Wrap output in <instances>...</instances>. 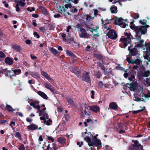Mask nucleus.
Listing matches in <instances>:
<instances>
[{
  "instance_id": "obj_38",
  "label": "nucleus",
  "mask_w": 150,
  "mask_h": 150,
  "mask_svg": "<svg viewBox=\"0 0 150 150\" xmlns=\"http://www.w3.org/2000/svg\"><path fill=\"white\" fill-rule=\"evenodd\" d=\"M5 57V54L2 51H0V58H4Z\"/></svg>"
},
{
  "instance_id": "obj_4",
  "label": "nucleus",
  "mask_w": 150,
  "mask_h": 150,
  "mask_svg": "<svg viewBox=\"0 0 150 150\" xmlns=\"http://www.w3.org/2000/svg\"><path fill=\"white\" fill-rule=\"evenodd\" d=\"M42 116L40 117V119L41 120H43L44 123L47 125H50L52 124V120L48 118V115L46 112H45V113Z\"/></svg>"
},
{
  "instance_id": "obj_21",
  "label": "nucleus",
  "mask_w": 150,
  "mask_h": 150,
  "mask_svg": "<svg viewBox=\"0 0 150 150\" xmlns=\"http://www.w3.org/2000/svg\"><path fill=\"white\" fill-rule=\"evenodd\" d=\"M29 74L32 77L35 79H38L40 78L39 74L37 72H31Z\"/></svg>"
},
{
  "instance_id": "obj_11",
  "label": "nucleus",
  "mask_w": 150,
  "mask_h": 150,
  "mask_svg": "<svg viewBox=\"0 0 150 150\" xmlns=\"http://www.w3.org/2000/svg\"><path fill=\"white\" fill-rule=\"evenodd\" d=\"M44 86L46 88L50 90L53 93H54V88L50 85V83L45 82Z\"/></svg>"
},
{
  "instance_id": "obj_36",
  "label": "nucleus",
  "mask_w": 150,
  "mask_h": 150,
  "mask_svg": "<svg viewBox=\"0 0 150 150\" xmlns=\"http://www.w3.org/2000/svg\"><path fill=\"white\" fill-rule=\"evenodd\" d=\"M150 74V71H145L143 74V76L144 77H147Z\"/></svg>"
},
{
  "instance_id": "obj_44",
  "label": "nucleus",
  "mask_w": 150,
  "mask_h": 150,
  "mask_svg": "<svg viewBox=\"0 0 150 150\" xmlns=\"http://www.w3.org/2000/svg\"><path fill=\"white\" fill-rule=\"evenodd\" d=\"M135 77L134 76V75H132L131 77H129L128 78V79L130 81H132L133 79Z\"/></svg>"
},
{
  "instance_id": "obj_53",
  "label": "nucleus",
  "mask_w": 150,
  "mask_h": 150,
  "mask_svg": "<svg viewBox=\"0 0 150 150\" xmlns=\"http://www.w3.org/2000/svg\"><path fill=\"white\" fill-rule=\"evenodd\" d=\"M55 18H59L60 16V15L59 14H55L54 16Z\"/></svg>"
},
{
  "instance_id": "obj_20",
  "label": "nucleus",
  "mask_w": 150,
  "mask_h": 150,
  "mask_svg": "<svg viewBox=\"0 0 150 150\" xmlns=\"http://www.w3.org/2000/svg\"><path fill=\"white\" fill-rule=\"evenodd\" d=\"M84 140L86 141L88 143V145L89 146H93V143L91 141V139L88 137H85L84 139Z\"/></svg>"
},
{
  "instance_id": "obj_52",
  "label": "nucleus",
  "mask_w": 150,
  "mask_h": 150,
  "mask_svg": "<svg viewBox=\"0 0 150 150\" xmlns=\"http://www.w3.org/2000/svg\"><path fill=\"white\" fill-rule=\"evenodd\" d=\"M26 120L28 122H31L33 120L32 119L30 118H26Z\"/></svg>"
},
{
  "instance_id": "obj_16",
  "label": "nucleus",
  "mask_w": 150,
  "mask_h": 150,
  "mask_svg": "<svg viewBox=\"0 0 150 150\" xmlns=\"http://www.w3.org/2000/svg\"><path fill=\"white\" fill-rule=\"evenodd\" d=\"M92 143L93 145L94 144H96L98 146H101V142L100 140L98 139H92Z\"/></svg>"
},
{
  "instance_id": "obj_63",
  "label": "nucleus",
  "mask_w": 150,
  "mask_h": 150,
  "mask_svg": "<svg viewBox=\"0 0 150 150\" xmlns=\"http://www.w3.org/2000/svg\"><path fill=\"white\" fill-rule=\"evenodd\" d=\"M87 113L86 111L85 110L83 111V112H82L81 113V114L83 115H85Z\"/></svg>"
},
{
  "instance_id": "obj_8",
  "label": "nucleus",
  "mask_w": 150,
  "mask_h": 150,
  "mask_svg": "<svg viewBox=\"0 0 150 150\" xmlns=\"http://www.w3.org/2000/svg\"><path fill=\"white\" fill-rule=\"evenodd\" d=\"M107 35L109 38L113 40H115L117 38L116 33L113 30H110Z\"/></svg>"
},
{
  "instance_id": "obj_10",
  "label": "nucleus",
  "mask_w": 150,
  "mask_h": 150,
  "mask_svg": "<svg viewBox=\"0 0 150 150\" xmlns=\"http://www.w3.org/2000/svg\"><path fill=\"white\" fill-rule=\"evenodd\" d=\"M89 110H92L96 113L100 112V108L97 105H93L89 106Z\"/></svg>"
},
{
  "instance_id": "obj_37",
  "label": "nucleus",
  "mask_w": 150,
  "mask_h": 150,
  "mask_svg": "<svg viewBox=\"0 0 150 150\" xmlns=\"http://www.w3.org/2000/svg\"><path fill=\"white\" fill-rule=\"evenodd\" d=\"M19 150H25V147L24 145L23 144H21L19 147L18 148Z\"/></svg>"
},
{
  "instance_id": "obj_18",
  "label": "nucleus",
  "mask_w": 150,
  "mask_h": 150,
  "mask_svg": "<svg viewBox=\"0 0 150 150\" xmlns=\"http://www.w3.org/2000/svg\"><path fill=\"white\" fill-rule=\"evenodd\" d=\"M57 141L61 144L64 145L66 143V139L64 137H59L57 140Z\"/></svg>"
},
{
  "instance_id": "obj_12",
  "label": "nucleus",
  "mask_w": 150,
  "mask_h": 150,
  "mask_svg": "<svg viewBox=\"0 0 150 150\" xmlns=\"http://www.w3.org/2000/svg\"><path fill=\"white\" fill-rule=\"evenodd\" d=\"M109 107L115 110H117L118 105L116 102H112L109 105Z\"/></svg>"
},
{
  "instance_id": "obj_59",
  "label": "nucleus",
  "mask_w": 150,
  "mask_h": 150,
  "mask_svg": "<svg viewBox=\"0 0 150 150\" xmlns=\"http://www.w3.org/2000/svg\"><path fill=\"white\" fill-rule=\"evenodd\" d=\"M36 21L35 20H33V24L34 25L35 27L37 26V24L36 22Z\"/></svg>"
},
{
  "instance_id": "obj_49",
  "label": "nucleus",
  "mask_w": 150,
  "mask_h": 150,
  "mask_svg": "<svg viewBox=\"0 0 150 150\" xmlns=\"http://www.w3.org/2000/svg\"><path fill=\"white\" fill-rule=\"evenodd\" d=\"M142 111V110H137L136 111H133V113L134 114H136V113H139Z\"/></svg>"
},
{
  "instance_id": "obj_33",
  "label": "nucleus",
  "mask_w": 150,
  "mask_h": 150,
  "mask_svg": "<svg viewBox=\"0 0 150 150\" xmlns=\"http://www.w3.org/2000/svg\"><path fill=\"white\" fill-rule=\"evenodd\" d=\"M131 16L134 19H137L139 17V14L138 13H133L131 14Z\"/></svg>"
},
{
  "instance_id": "obj_14",
  "label": "nucleus",
  "mask_w": 150,
  "mask_h": 150,
  "mask_svg": "<svg viewBox=\"0 0 150 150\" xmlns=\"http://www.w3.org/2000/svg\"><path fill=\"white\" fill-rule=\"evenodd\" d=\"M41 74L47 80H50L53 81H54V80L51 78L50 76L48 74L47 72L44 71H42L41 73Z\"/></svg>"
},
{
  "instance_id": "obj_54",
  "label": "nucleus",
  "mask_w": 150,
  "mask_h": 150,
  "mask_svg": "<svg viewBox=\"0 0 150 150\" xmlns=\"http://www.w3.org/2000/svg\"><path fill=\"white\" fill-rule=\"evenodd\" d=\"M52 145L53 146L52 147V149H53V150H56L57 148H56V144L54 143H53L52 144Z\"/></svg>"
},
{
  "instance_id": "obj_3",
  "label": "nucleus",
  "mask_w": 150,
  "mask_h": 150,
  "mask_svg": "<svg viewBox=\"0 0 150 150\" xmlns=\"http://www.w3.org/2000/svg\"><path fill=\"white\" fill-rule=\"evenodd\" d=\"M125 35L127 37V38L122 37L120 39V40L123 42L124 46L126 47L127 46L128 44L130 43L131 36L130 34L127 33H125Z\"/></svg>"
},
{
  "instance_id": "obj_17",
  "label": "nucleus",
  "mask_w": 150,
  "mask_h": 150,
  "mask_svg": "<svg viewBox=\"0 0 150 150\" xmlns=\"http://www.w3.org/2000/svg\"><path fill=\"white\" fill-rule=\"evenodd\" d=\"M5 62L6 64L10 65H12L13 63L12 59L9 57H7L5 58Z\"/></svg>"
},
{
  "instance_id": "obj_7",
  "label": "nucleus",
  "mask_w": 150,
  "mask_h": 150,
  "mask_svg": "<svg viewBox=\"0 0 150 150\" xmlns=\"http://www.w3.org/2000/svg\"><path fill=\"white\" fill-rule=\"evenodd\" d=\"M81 33L79 34V37L81 38H89V35L87 33L86 30L83 28L80 29Z\"/></svg>"
},
{
  "instance_id": "obj_26",
  "label": "nucleus",
  "mask_w": 150,
  "mask_h": 150,
  "mask_svg": "<svg viewBox=\"0 0 150 150\" xmlns=\"http://www.w3.org/2000/svg\"><path fill=\"white\" fill-rule=\"evenodd\" d=\"M66 54L73 57L74 58L76 57L75 55L73 54L71 51L68 50L66 51Z\"/></svg>"
},
{
  "instance_id": "obj_40",
  "label": "nucleus",
  "mask_w": 150,
  "mask_h": 150,
  "mask_svg": "<svg viewBox=\"0 0 150 150\" xmlns=\"http://www.w3.org/2000/svg\"><path fill=\"white\" fill-rule=\"evenodd\" d=\"M25 4V3L24 2H22L21 0L20 1V2L19 4V5L20 6H21L22 7H24Z\"/></svg>"
},
{
  "instance_id": "obj_1",
  "label": "nucleus",
  "mask_w": 150,
  "mask_h": 150,
  "mask_svg": "<svg viewBox=\"0 0 150 150\" xmlns=\"http://www.w3.org/2000/svg\"><path fill=\"white\" fill-rule=\"evenodd\" d=\"M130 27L132 29H133L135 31L136 34L135 37L137 38L136 40L139 44H137L136 46L139 47L141 46L142 44L144 42V40H141V35H139L141 33V34H144L147 31V30L143 26H139L138 27H134L132 25H130Z\"/></svg>"
},
{
  "instance_id": "obj_51",
  "label": "nucleus",
  "mask_w": 150,
  "mask_h": 150,
  "mask_svg": "<svg viewBox=\"0 0 150 150\" xmlns=\"http://www.w3.org/2000/svg\"><path fill=\"white\" fill-rule=\"evenodd\" d=\"M145 46L147 48H148L150 50V43H146L145 44Z\"/></svg>"
},
{
  "instance_id": "obj_22",
  "label": "nucleus",
  "mask_w": 150,
  "mask_h": 150,
  "mask_svg": "<svg viewBox=\"0 0 150 150\" xmlns=\"http://www.w3.org/2000/svg\"><path fill=\"white\" fill-rule=\"evenodd\" d=\"M88 27L89 29V30L92 32L93 31L96 30L97 29H98L96 27H95L92 24H91V25H88Z\"/></svg>"
},
{
  "instance_id": "obj_9",
  "label": "nucleus",
  "mask_w": 150,
  "mask_h": 150,
  "mask_svg": "<svg viewBox=\"0 0 150 150\" xmlns=\"http://www.w3.org/2000/svg\"><path fill=\"white\" fill-rule=\"evenodd\" d=\"M127 60L129 63L132 64H135L137 65H140L142 63L141 61L139 59L134 60L129 58H127Z\"/></svg>"
},
{
  "instance_id": "obj_30",
  "label": "nucleus",
  "mask_w": 150,
  "mask_h": 150,
  "mask_svg": "<svg viewBox=\"0 0 150 150\" xmlns=\"http://www.w3.org/2000/svg\"><path fill=\"white\" fill-rule=\"evenodd\" d=\"M93 19V17H92L91 14L87 15L86 16V19L88 21H92Z\"/></svg>"
},
{
  "instance_id": "obj_31",
  "label": "nucleus",
  "mask_w": 150,
  "mask_h": 150,
  "mask_svg": "<svg viewBox=\"0 0 150 150\" xmlns=\"http://www.w3.org/2000/svg\"><path fill=\"white\" fill-rule=\"evenodd\" d=\"M6 109L7 110L10 112H13L15 110H14L13 109L11 106L8 104H6Z\"/></svg>"
},
{
  "instance_id": "obj_5",
  "label": "nucleus",
  "mask_w": 150,
  "mask_h": 150,
  "mask_svg": "<svg viewBox=\"0 0 150 150\" xmlns=\"http://www.w3.org/2000/svg\"><path fill=\"white\" fill-rule=\"evenodd\" d=\"M125 21L121 18H117L115 20V24L119 25L122 28H125L128 26L127 24L125 23Z\"/></svg>"
},
{
  "instance_id": "obj_29",
  "label": "nucleus",
  "mask_w": 150,
  "mask_h": 150,
  "mask_svg": "<svg viewBox=\"0 0 150 150\" xmlns=\"http://www.w3.org/2000/svg\"><path fill=\"white\" fill-rule=\"evenodd\" d=\"M40 8L41 10L43 13L44 14L47 15L48 14V12L47 9L45 7L42 6H40Z\"/></svg>"
},
{
  "instance_id": "obj_25",
  "label": "nucleus",
  "mask_w": 150,
  "mask_h": 150,
  "mask_svg": "<svg viewBox=\"0 0 150 150\" xmlns=\"http://www.w3.org/2000/svg\"><path fill=\"white\" fill-rule=\"evenodd\" d=\"M12 47L13 49L16 51H20L21 50V48L20 46L16 45H13Z\"/></svg>"
},
{
  "instance_id": "obj_64",
  "label": "nucleus",
  "mask_w": 150,
  "mask_h": 150,
  "mask_svg": "<svg viewBox=\"0 0 150 150\" xmlns=\"http://www.w3.org/2000/svg\"><path fill=\"white\" fill-rule=\"evenodd\" d=\"M144 96L145 97L148 98L150 97V94L149 93L148 94H144Z\"/></svg>"
},
{
  "instance_id": "obj_61",
  "label": "nucleus",
  "mask_w": 150,
  "mask_h": 150,
  "mask_svg": "<svg viewBox=\"0 0 150 150\" xmlns=\"http://www.w3.org/2000/svg\"><path fill=\"white\" fill-rule=\"evenodd\" d=\"M39 140L40 141L42 142L43 140L42 137L41 135H40L39 138Z\"/></svg>"
},
{
  "instance_id": "obj_46",
  "label": "nucleus",
  "mask_w": 150,
  "mask_h": 150,
  "mask_svg": "<svg viewBox=\"0 0 150 150\" xmlns=\"http://www.w3.org/2000/svg\"><path fill=\"white\" fill-rule=\"evenodd\" d=\"M16 10L17 11H20V8L19 7V4H17L16 6Z\"/></svg>"
},
{
  "instance_id": "obj_34",
  "label": "nucleus",
  "mask_w": 150,
  "mask_h": 150,
  "mask_svg": "<svg viewBox=\"0 0 150 150\" xmlns=\"http://www.w3.org/2000/svg\"><path fill=\"white\" fill-rule=\"evenodd\" d=\"M14 73L16 74H19L21 73V70L20 69L12 70Z\"/></svg>"
},
{
  "instance_id": "obj_56",
  "label": "nucleus",
  "mask_w": 150,
  "mask_h": 150,
  "mask_svg": "<svg viewBox=\"0 0 150 150\" xmlns=\"http://www.w3.org/2000/svg\"><path fill=\"white\" fill-rule=\"evenodd\" d=\"M30 57L31 58L33 59H36L37 58V57L34 56L33 54H31Z\"/></svg>"
},
{
  "instance_id": "obj_45",
  "label": "nucleus",
  "mask_w": 150,
  "mask_h": 150,
  "mask_svg": "<svg viewBox=\"0 0 150 150\" xmlns=\"http://www.w3.org/2000/svg\"><path fill=\"white\" fill-rule=\"evenodd\" d=\"M10 125L13 129V126L15 125V122H11Z\"/></svg>"
},
{
  "instance_id": "obj_43",
  "label": "nucleus",
  "mask_w": 150,
  "mask_h": 150,
  "mask_svg": "<svg viewBox=\"0 0 150 150\" xmlns=\"http://www.w3.org/2000/svg\"><path fill=\"white\" fill-rule=\"evenodd\" d=\"M33 35L35 36L36 37L38 38H39L40 37L39 35L36 32H34Z\"/></svg>"
},
{
  "instance_id": "obj_48",
  "label": "nucleus",
  "mask_w": 150,
  "mask_h": 150,
  "mask_svg": "<svg viewBox=\"0 0 150 150\" xmlns=\"http://www.w3.org/2000/svg\"><path fill=\"white\" fill-rule=\"evenodd\" d=\"M127 70H126L125 71V73L124 74V76L125 78H127L128 76V74L127 73Z\"/></svg>"
},
{
  "instance_id": "obj_27",
  "label": "nucleus",
  "mask_w": 150,
  "mask_h": 150,
  "mask_svg": "<svg viewBox=\"0 0 150 150\" xmlns=\"http://www.w3.org/2000/svg\"><path fill=\"white\" fill-rule=\"evenodd\" d=\"M131 54L132 56H135L137 54V50L135 48L132 49L130 51Z\"/></svg>"
},
{
  "instance_id": "obj_24",
  "label": "nucleus",
  "mask_w": 150,
  "mask_h": 150,
  "mask_svg": "<svg viewBox=\"0 0 150 150\" xmlns=\"http://www.w3.org/2000/svg\"><path fill=\"white\" fill-rule=\"evenodd\" d=\"M110 10L112 13H116L117 12V8L116 6L111 7L110 8Z\"/></svg>"
},
{
  "instance_id": "obj_47",
  "label": "nucleus",
  "mask_w": 150,
  "mask_h": 150,
  "mask_svg": "<svg viewBox=\"0 0 150 150\" xmlns=\"http://www.w3.org/2000/svg\"><path fill=\"white\" fill-rule=\"evenodd\" d=\"M39 30H40L42 32H44L45 31V29L44 28V27H40L39 28Z\"/></svg>"
},
{
  "instance_id": "obj_6",
  "label": "nucleus",
  "mask_w": 150,
  "mask_h": 150,
  "mask_svg": "<svg viewBox=\"0 0 150 150\" xmlns=\"http://www.w3.org/2000/svg\"><path fill=\"white\" fill-rule=\"evenodd\" d=\"M132 142H134V144L130 146L128 150H138L139 147L141 146L138 141L137 140H132Z\"/></svg>"
},
{
  "instance_id": "obj_13",
  "label": "nucleus",
  "mask_w": 150,
  "mask_h": 150,
  "mask_svg": "<svg viewBox=\"0 0 150 150\" xmlns=\"http://www.w3.org/2000/svg\"><path fill=\"white\" fill-rule=\"evenodd\" d=\"M83 80L86 82H89L90 80V78L89 77L88 74L85 72L83 75Z\"/></svg>"
},
{
  "instance_id": "obj_2",
  "label": "nucleus",
  "mask_w": 150,
  "mask_h": 150,
  "mask_svg": "<svg viewBox=\"0 0 150 150\" xmlns=\"http://www.w3.org/2000/svg\"><path fill=\"white\" fill-rule=\"evenodd\" d=\"M27 100L30 105L33 106L34 108H36L38 110V111L40 112L39 113V116L42 115L45 113V110H46V108H45L42 110H40V107L38 105L39 101L36 100H33L29 98Z\"/></svg>"
},
{
  "instance_id": "obj_39",
  "label": "nucleus",
  "mask_w": 150,
  "mask_h": 150,
  "mask_svg": "<svg viewBox=\"0 0 150 150\" xmlns=\"http://www.w3.org/2000/svg\"><path fill=\"white\" fill-rule=\"evenodd\" d=\"M65 7L67 8H71L72 7V5L71 4H66L64 5Z\"/></svg>"
},
{
  "instance_id": "obj_23",
  "label": "nucleus",
  "mask_w": 150,
  "mask_h": 150,
  "mask_svg": "<svg viewBox=\"0 0 150 150\" xmlns=\"http://www.w3.org/2000/svg\"><path fill=\"white\" fill-rule=\"evenodd\" d=\"M139 23L141 24H143L144 25H145V26H143L146 29L147 28H148L149 27V26L148 25H147L146 24V23L147 22V21L145 20H143V21L141 20H140L139 21Z\"/></svg>"
},
{
  "instance_id": "obj_57",
  "label": "nucleus",
  "mask_w": 150,
  "mask_h": 150,
  "mask_svg": "<svg viewBox=\"0 0 150 150\" xmlns=\"http://www.w3.org/2000/svg\"><path fill=\"white\" fill-rule=\"evenodd\" d=\"M71 28V26H69L67 27V33L69 32V30Z\"/></svg>"
},
{
  "instance_id": "obj_60",
  "label": "nucleus",
  "mask_w": 150,
  "mask_h": 150,
  "mask_svg": "<svg viewBox=\"0 0 150 150\" xmlns=\"http://www.w3.org/2000/svg\"><path fill=\"white\" fill-rule=\"evenodd\" d=\"M25 42L27 44H30L31 43V41L29 40H26Z\"/></svg>"
},
{
  "instance_id": "obj_35",
  "label": "nucleus",
  "mask_w": 150,
  "mask_h": 150,
  "mask_svg": "<svg viewBox=\"0 0 150 150\" xmlns=\"http://www.w3.org/2000/svg\"><path fill=\"white\" fill-rule=\"evenodd\" d=\"M50 51L53 54H58V52H57V50L53 48H51L50 50Z\"/></svg>"
},
{
  "instance_id": "obj_19",
  "label": "nucleus",
  "mask_w": 150,
  "mask_h": 150,
  "mask_svg": "<svg viewBox=\"0 0 150 150\" xmlns=\"http://www.w3.org/2000/svg\"><path fill=\"white\" fill-rule=\"evenodd\" d=\"M38 127L35 124H32L27 126L28 129L30 130H34L37 129Z\"/></svg>"
},
{
  "instance_id": "obj_50",
  "label": "nucleus",
  "mask_w": 150,
  "mask_h": 150,
  "mask_svg": "<svg viewBox=\"0 0 150 150\" xmlns=\"http://www.w3.org/2000/svg\"><path fill=\"white\" fill-rule=\"evenodd\" d=\"M64 118L66 120V121H67L69 119V115H64Z\"/></svg>"
},
{
  "instance_id": "obj_62",
  "label": "nucleus",
  "mask_w": 150,
  "mask_h": 150,
  "mask_svg": "<svg viewBox=\"0 0 150 150\" xmlns=\"http://www.w3.org/2000/svg\"><path fill=\"white\" fill-rule=\"evenodd\" d=\"M130 90L131 91H134L135 90V88L134 87L131 86L130 88Z\"/></svg>"
},
{
  "instance_id": "obj_32",
  "label": "nucleus",
  "mask_w": 150,
  "mask_h": 150,
  "mask_svg": "<svg viewBox=\"0 0 150 150\" xmlns=\"http://www.w3.org/2000/svg\"><path fill=\"white\" fill-rule=\"evenodd\" d=\"M58 11L59 13H62L65 11V9L64 7L60 6L58 8Z\"/></svg>"
},
{
  "instance_id": "obj_28",
  "label": "nucleus",
  "mask_w": 150,
  "mask_h": 150,
  "mask_svg": "<svg viewBox=\"0 0 150 150\" xmlns=\"http://www.w3.org/2000/svg\"><path fill=\"white\" fill-rule=\"evenodd\" d=\"M67 102L70 105H74V103L73 100L72 99H71V98L70 97L67 98Z\"/></svg>"
},
{
  "instance_id": "obj_41",
  "label": "nucleus",
  "mask_w": 150,
  "mask_h": 150,
  "mask_svg": "<svg viewBox=\"0 0 150 150\" xmlns=\"http://www.w3.org/2000/svg\"><path fill=\"white\" fill-rule=\"evenodd\" d=\"M47 137L48 140L51 141L52 142H53L54 141V139L53 137L49 136H47Z\"/></svg>"
},
{
  "instance_id": "obj_55",
  "label": "nucleus",
  "mask_w": 150,
  "mask_h": 150,
  "mask_svg": "<svg viewBox=\"0 0 150 150\" xmlns=\"http://www.w3.org/2000/svg\"><path fill=\"white\" fill-rule=\"evenodd\" d=\"M94 10V14L95 16L97 15L98 13V11L96 9H95Z\"/></svg>"
},
{
  "instance_id": "obj_42",
  "label": "nucleus",
  "mask_w": 150,
  "mask_h": 150,
  "mask_svg": "<svg viewBox=\"0 0 150 150\" xmlns=\"http://www.w3.org/2000/svg\"><path fill=\"white\" fill-rule=\"evenodd\" d=\"M98 66L101 68V69L103 70H105V68L103 65L101 63H98Z\"/></svg>"
},
{
  "instance_id": "obj_15",
  "label": "nucleus",
  "mask_w": 150,
  "mask_h": 150,
  "mask_svg": "<svg viewBox=\"0 0 150 150\" xmlns=\"http://www.w3.org/2000/svg\"><path fill=\"white\" fill-rule=\"evenodd\" d=\"M37 93L39 96L47 100L48 98L47 95L43 92L39 91H38Z\"/></svg>"
},
{
  "instance_id": "obj_58",
  "label": "nucleus",
  "mask_w": 150,
  "mask_h": 150,
  "mask_svg": "<svg viewBox=\"0 0 150 150\" xmlns=\"http://www.w3.org/2000/svg\"><path fill=\"white\" fill-rule=\"evenodd\" d=\"M32 16L33 17L37 18L39 16L36 14H33L32 15Z\"/></svg>"
}]
</instances>
